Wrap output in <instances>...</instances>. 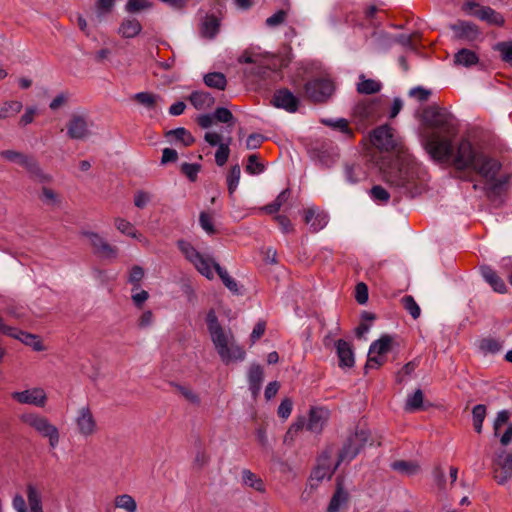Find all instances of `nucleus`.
<instances>
[{"label": "nucleus", "instance_id": "obj_1", "mask_svg": "<svg viewBox=\"0 0 512 512\" xmlns=\"http://www.w3.org/2000/svg\"><path fill=\"white\" fill-rule=\"evenodd\" d=\"M372 144L385 151L395 150L396 155L384 157L380 162L382 179L392 187L414 196L418 191V181L422 180L424 168L402 147L391 127L383 125L371 135Z\"/></svg>", "mask_w": 512, "mask_h": 512}, {"label": "nucleus", "instance_id": "obj_2", "mask_svg": "<svg viewBox=\"0 0 512 512\" xmlns=\"http://www.w3.org/2000/svg\"><path fill=\"white\" fill-rule=\"evenodd\" d=\"M422 121V141L426 152L435 161L448 162L458 133L457 119L446 108L433 105L423 110Z\"/></svg>", "mask_w": 512, "mask_h": 512}, {"label": "nucleus", "instance_id": "obj_3", "mask_svg": "<svg viewBox=\"0 0 512 512\" xmlns=\"http://www.w3.org/2000/svg\"><path fill=\"white\" fill-rule=\"evenodd\" d=\"M208 332L221 361L229 365L245 359V350L236 342L230 329H224L214 312L207 315Z\"/></svg>", "mask_w": 512, "mask_h": 512}, {"label": "nucleus", "instance_id": "obj_4", "mask_svg": "<svg viewBox=\"0 0 512 512\" xmlns=\"http://www.w3.org/2000/svg\"><path fill=\"white\" fill-rule=\"evenodd\" d=\"M501 164L486 154L478 156L477 162L472 167V170L478 173L486 182L489 189L493 192L502 191L510 180V175L499 174Z\"/></svg>", "mask_w": 512, "mask_h": 512}, {"label": "nucleus", "instance_id": "obj_5", "mask_svg": "<svg viewBox=\"0 0 512 512\" xmlns=\"http://www.w3.org/2000/svg\"><path fill=\"white\" fill-rule=\"evenodd\" d=\"M20 420L49 442L51 448H56L60 442V432L46 416L37 412H26L20 415Z\"/></svg>", "mask_w": 512, "mask_h": 512}, {"label": "nucleus", "instance_id": "obj_6", "mask_svg": "<svg viewBox=\"0 0 512 512\" xmlns=\"http://www.w3.org/2000/svg\"><path fill=\"white\" fill-rule=\"evenodd\" d=\"M180 251L184 254L185 258L191 262L200 274L208 279L213 278L212 262L213 260L209 257H205L200 254L195 247L184 240L178 242Z\"/></svg>", "mask_w": 512, "mask_h": 512}, {"label": "nucleus", "instance_id": "obj_7", "mask_svg": "<svg viewBox=\"0 0 512 512\" xmlns=\"http://www.w3.org/2000/svg\"><path fill=\"white\" fill-rule=\"evenodd\" d=\"M368 437L369 434L365 430H359L351 434L347 438L341 451L339 452L336 466H339L342 463L347 464L351 462L359 454L360 450L364 447L365 443L368 440Z\"/></svg>", "mask_w": 512, "mask_h": 512}, {"label": "nucleus", "instance_id": "obj_8", "mask_svg": "<svg viewBox=\"0 0 512 512\" xmlns=\"http://www.w3.org/2000/svg\"><path fill=\"white\" fill-rule=\"evenodd\" d=\"M239 62L257 65L256 73L261 74L262 69H276L278 59L274 55L262 52L260 48L251 47L242 53Z\"/></svg>", "mask_w": 512, "mask_h": 512}, {"label": "nucleus", "instance_id": "obj_9", "mask_svg": "<svg viewBox=\"0 0 512 512\" xmlns=\"http://www.w3.org/2000/svg\"><path fill=\"white\" fill-rule=\"evenodd\" d=\"M0 156L10 162L17 163L28 170V172L38 181L45 182L49 180V176L43 173L37 162L26 155L14 150H5L0 152Z\"/></svg>", "mask_w": 512, "mask_h": 512}, {"label": "nucleus", "instance_id": "obj_10", "mask_svg": "<svg viewBox=\"0 0 512 512\" xmlns=\"http://www.w3.org/2000/svg\"><path fill=\"white\" fill-rule=\"evenodd\" d=\"M483 152L473 147L470 141L463 139L460 141L456 154L453 159L454 166L458 170H465L472 167L477 162L478 156H481Z\"/></svg>", "mask_w": 512, "mask_h": 512}, {"label": "nucleus", "instance_id": "obj_11", "mask_svg": "<svg viewBox=\"0 0 512 512\" xmlns=\"http://www.w3.org/2000/svg\"><path fill=\"white\" fill-rule=\"evenodd\" d=\"M204 139L210 146L218 147L215 153V162L218 166H223L230 155L231 136H224L215 131H208L205 133Z\"/></svg>", "mask_w": 512, "mask_h": 512}, {"label": "nucleus", "instance_id": "obj_12", "mask_svg": "<svg viewBox=\"0 0 512 512\" xmlns=\"http://www.w3.org/2000/svg\"><path fill=\"white\" fill-rule=\"evenodd\" d=\"M329 417V411L325 408H312L309 413V418L306 423L307 430L313 433H319L322 431L325 423ZM305 426L304 421H298L293 424L288 430L287 434L296 433Z\"/></svg>", "mask_w": 512, "mask_h": 512}, {"label": "nucleus", "instance_id": "obj_13", "mask_svg": "<svg viewBox=\"0 0 512 512\" xmlns=\"http://www.w3.org/2000/svg\"><path fill=\"white\" fill-rule=\"evenodd\" d=\"M392 344V337L383 335L378 340L372 342L368 351L366 367L379 368L385 362L386 354L389 352Z\"/></svg>", "mask_w": 512, "mask_h": 512}, {"label": "nucleus", "instance_id": "obj_14", "mask_svg": "<svg viewBox=\"0 0 512 512\" xmlns=\"http://www.w3.org/2000/svg\"><path fill=\"white\" fill-rule=\"evenodd\" d=\"M27 499L30 512H43L41 493L34 484L27 485ZM16 512H28L26 502L22 495L16 494L12 500Z\"/></svg>", "mask_w": 512, "mask_h": 512}, {"label": "nucleus", "instance_id": "obj_15", "mask_svg": "<svg viewBox=\"0 0 512 512\" xmlns=\"http://www.w3.org/2000/svg\"><path fill=\"white\" fill-rule=\"evenodd\" d=\"M74 424L76 432L82 437H90L98 430L96 419L88 406H83L77 410Z\"/></svg>", "mask_w": 512, "mask_h": 512}, {"label": "nucleus", "instance_id": "obj_16", "mask_svg": "<svg viewBox=\"0 0 512 512\" xmlns=\"http://www.w3.org/2000/svg\"><path fill=\"white\" fill-rule=\"evenodd\" d=\"M463 10L468 15L475 16L490 25L501 26L504 24L503 16L490 7L480 6L479 4L468 1L463 5Z\"/></svg>", "mask_w": 512, "mask_h": 512}, {"label": "nucleus", "instance_id": "obj_17", "mask_svg": "<svg viewBox=\"0 0 512 512\" xmlns=\"http://www.w3.org/2000/svg\"><path fill=\"white\" fill-rule=\"evenodd\" d=\"M334 90V83L326 78L312 80L305 86L307 96L315 102L327 100L333 94Z\"/></svg>", "mask_w": 512, "mask_h": 512}, {"label": "nucleus", "instance_id": "obj_18", "mask_svg": "<svg viewBox=\"0 0 512 512\" xmlns=\"http://www.w3.org/2000/svg\"><path fill=\"white\" fill-rule=\"evenodd\" d=\"M0 333L8 335L22 342L23 344L32 347L35 351H43L44 345L41 339L34 334H30L14 327L5 325L3 318L0 316Z\"/></svg>", "mask_w": 512, "mask_h": 512}, {"label": "nucleus", "instance_id": "obj_19", "mask_svg": "<svg viewBox=\"0 0 512 512\" xmlns=\"http://www.w3.org/2000/svg\"><path fill=\"white\" fill-rule=\"evenodd\" d=\"M11 397L20 404H28L40 408L46 405L48 399L45 390L40 387L13 392Z\"/></svg>", "mask_w": 512, "mask_h": 512}, {"label": "nucleus", "instance_id": "obj_20", "mask_svg": "<svg viewBox=\"0 0 512 512\" xmlns=\"http://www.w3.org/2000/svg\"><path fill=\"white\" fill-rule=\"evenodd\" d=\"M93 123L85 115L74 114L67 125V134L70 138L83 140L90 136Z\"/></svg>", "mask_w": 512, "mask_h": 512}, {"label": "nucleus", "instance_id": "obj_21", "mask_svg": "<svg viewBox=\"0 0 512 512\" xmlns=\"http://www.w3.org/2000/svg\"><path fill=\"white\" fill-rule=\"evenodd\" d=\"M495 479L499 484L506 483L512 477V452H500L494 462Z\"/></svg>", "mask_w": 512, "mask_h": 512}, {"label": "nucleus", "instance_id": "obj_22", "mask_svg": "<svg viewBox=\"0 0 512 512\" xmlns=\"http://www.w3.org/2000/svg\"><path fill=\"white\" fill-rule=\"evenodd\" d=\"M83 236L89 240L91 246L95 251L105 258H116L118 250L116 247L110 245L104 237L97 232L84 231Z\"/></svg>", "mask_w": 512, "mask_h": 512}, {"label": "nucleus", "instance_id": "obj_23", "mask_svg": "<svg viewBox=\"0 0 512 512\" xmlns=\"http://www.w3.org/2000/svg\"><path fill=\"white\" fill-rule=\"evenodd\" d=\"M336 354L339 367L342 369L352 368L355 364V353L350 342L339 339L335 342Z\"/></svg>", "mask_w": 512, "mask_h": 512}, {"label": "nucleus", "instance_id": "obj_24", "mask_svg": "<svg viewBox=\"0 0 512 512\" xmlns=\"http://www.w3.org/2000/svg\"><path fill=\"white\" fill-rule=\"evenodd\" d=\"M272 104L275 107L284 109L289 113H294L298 109L299 100L289 90L281 89L274 94Z\"/></svg>", "mask_w": 512, "mask_h": 512}, {"label": "nucleus", "instance_id": "obj_25", "mask_svg": "<svg viewBox=\"0 0 512 512\" xmlns=\"http://www.w3.org/2000/svg\"><path fill=\"white\" fill-rule=\"evenodd\" d=\"M305 222L310 225L312 231L318 232L328 224V215L323 211L311 207L306 211Z\"/></svg>", "mask_w": 512, "mask_h": 512}, {"label": "nucleus", "instance_id": "obj_26", "mask_svg": "<svg viewBox=\"0 0 512 512\" xmlns=\"http://www.w3.org/2000/svg\"><path fill=\"white\" fill-rule=\"evenodd\" d=\"M114 225L120 233L136 239L144 244L148 243V240L135 229L134 225L130 221L121 217H117L114 219Z\"/></svg>", "mask_w": 512, "mask_h": 512}, {"label": "nucleus", "instance_id": "obj_27", "mask_svg": "<svg viewBox=\"0 0 512 512\" xmlns=\"http://www.w3.org/2000/svg\"><path fill=\"white\" fill-rule=\"evenodd\" d=\"M142 31V25L141 23L134 18H127L124 19L119 28H118V34L126 39L134 38L137 35L140 34Z\"/></svg>", "mask_w": 512, "mask_h": 512}, {"label": "nucleus", "instance_id": "obj_28", "mask_svg": "<svg viewBox=\"0 0 512 512\" xmlns=\"http://www.w3.org/2000/svg\"><path fill=\"white\" fill-rule=\"evenodd\" d=\"M483 279L498 293L506 291L504 281L496 274V272L489 266H482L480 269Z\"/></svg>", "mask_w": 512, "mask_h": 512}, {"label": "nucleus", "instance_id": "obj_29", "mask_svg": "<svg viewBox=\"0 0 512 512\" xmlns=\"http://www.w3.org/2000/svg\"><path fill=\"white\" fill-rule=\"evenodd\" d=\"M263 381V369L261 366L254 364L251 365L248 373V382H249V389L252 392V395L256 397L261 389Z\"/></svg>", "mask_w": 512, "mask_h": 512}, {"label": "nucleus", "instance_id": "obj_30", "mask_svg": "<svg viewBox=\"0 0 512 512\" xmlns=\"http://www.w3.org/2000/svg\"><path fill=\"white\" fill-rule=\"evenodd\" d=\"M347 503L348 493L338 486L327 507V512H340L347 506Z\"/></svg>", "mask_w": 512, "mask_h": 512}, {"label": "nucleus", "instance_id": "obj_31", "mask_svg": "<svg viewBox=\"0 0 512 512\" xmlns=\"http://www.w3.org/2000/svg\"><path fill=\"white\" fill-rule=\"evenodd\" d=\"M189 100L197 110L208 109L214 104L213 96L210 93L203 91L193 92L190 95Z\"/></svg>", "mask_w": 512, "mask_h": 512}, {"label": "nucleus", "instance_id": "obj_32", "mask_svg": "<svg viewBox=\"0 0 512 512\" xmlns=\"http://www.w3.org/2000/svg\"><path fill=\"white\" fill-rule=\"evenodd\" d=\"M327 460V457H323L320 461L321 463L313 470L311 479L322 481L324 479H330L334 474L336 468V464L332 467L330 464H325L324 462Z\"/></svg>", "mask_w": 512, "mask_h": 512}, {"label": "nucleus", "instance_id": "obj_33", "mask_svg": "<svg viewBox=\"0 0 512 512\" xmlns=\"http://www.w3.org/2000/svg\"><path fill=\"white\" fill-rule=\"evenodd\" d=\"M242 483L258 492H265V485L262 479L250 470L245 469L242 471Z\"/></svg>", "mask_w": 512, "mask_h": 512}, {"label": "nucleus", "instance_id": "obj_34", "mask_svg": "<svg viewBox=\"0 0 512 512\" xmlns=\"http://www.w3.org/2000/svg\"><path fill=\"white\" fill-rule=\"evenodd\" d=\"M478 62V57L475 52L469 49H461L454 56L455 65L470 67Z\"/></svg>", "mask_w": 512, "mask_h": 512}, {"label": "nucleus", "instance_id": "obj_35", "mask_svg": "<svg viewBox=\"0 0 512 512\" xmlns=\"http://www.w3.org/2000/svg\"><path fill=\"white\" fill-rule=\"evenodd\" d=\"M166 136L172 140L182 143V145L185 147L190 146L195 142V139L191 133L183 127L168 131Z\"/></svg>", "mask_w": 512, "mask_h": 512}, {"label": "nucleus", "instance_id": "obj_36", "mask_svg": "<svg viewBox=\"0 0 512 512\" xmlns=\"http://www.w3.org/2000/svg\"><path fill=\"white\" fill-rule=\"evenodd\" d=\"M23 105L21 101L11 100L0 104V119L9 118L18 114Z\"/></svg>", "mask_w": 512, "mask_h": 512}, {"label": "nucleus", "instance_id": "obj_37", "mask_svg": "<svg viewBox=\"0 0 512 512\" xmlns=\"http://www.w3.org/2000/svg\"><path fill=\"white\" fill-rule=\"evenodd\" d=\"M114 505L118 509L126 512H137V503L135 499L129 494H121L115 497Z\"/></svg>", "mask_w": 512, "mask_h": 512}, {"label": "nucleus", "instance_id": "obj_38", "mask_svg": "<svg viewBox=\"0 0 512 512\" xmlns=\"http://www.w3.org/2000/svg\"><path fill=\"white\" fill-rule=\"evenodd\" d=\"M204 83L211 88L224 90L227 84L224 74L220 72L208 73L204 76Z\"/></svg>", "mask_w": 512, "mask_h": 512}, {"label": "nucleus", "instance_id": "obj_39", "mask_svg": "<svg viewBox=\"0 0 512 512\" xmlns=\"http://www.w3.org/2000/svg\"><path fill=\"white\" fill-rule=\"evenodd\" d=\"M381 89V84L373 79H366L363 75L360 76V82L357 84V91L361 94L377 93Z\"/></svg>", "mask_w": 512, "mask_h": 512}, {"label": "nucleus", "instance_id": "obj_40", "mask_svg": "<svg viewBox=\"0 0 512 512\" xmlns=\"http://www.w3.org/2000/svg\"><path fill=\"white\" fill-rule=\"evenodd\" d=\"M290 196V191L288 189L283 190L279 193V195L276 197V199L264 206L261 210L266 212L267 214H274L280 210V208L287 202Z\"/></svg>", "mask_w": 512, "mask_h": 512}, {"label": "nucleus", "instance_id": "obj_41", "mask_svg": "<svg viewBox=\"0 0 512 512\" xmlns=\"http://www.w3.org/2000/svg\"><path fill=\"white\" fill-rule=\"evenodd\" d=\"M212 270L216 271L221 280L223 281L224 285L232 292L238 291V285L236 281L228 274V272L223 269L219 264L216 262H212Z\"/></svg>", "mask_w": 512, "mask_h": 512}, {"label": "nucleus", "instance_id": "obj_42", "mask_svg": "<svg viewBox=\"0 0 512 512\" xmlns=\"http://www.w3.org/2000/svg\"><path fill=\"white\" fill-rule=\"evenodd\" d=\"M344 174L346 181L350 184L358 183L365 178L364 171L358 165H346Z\"/></svg>", "mask_w": 512, "mask_h": 512}, {"label": "nucleus", "instance_id": "obj_43", "mask_svg": "<svg viewBox=\"0 0 512 512\" xmlns=\"http://www.w3.org/2000/svg\"><path fill=\"white\" fill-rule=\"evenodd\" d=\"M219 31V21L214 16L206 17L202 23V34L207 38H213Z\"/></svg>", "mask_w": 512, "mask_h": 512}, {"label": "nucleus", "instance_id": "obj_44", "mask_svg": "<svg viewBox=\"0 0 512 512\" xmlns=\"http://www.w3.org/2000/svg\"><path fill=\"white\" fill-rule=\"evenodd\" d=\"M453 30L460 36L472 38L478 34L476 26L470 22L461 21L453 26Z\"/></svg>", "mask_w": 512, "mask_h": 512}, {"label": "nucleus", "instance_id": "obj_45", "mask_svg": "<svg viewBox=\"0 0 512 512\" xmlns=\"http://www.w3.org/2000/svg\"><path fill=\"white\" fill-rule=\"evenodd\" d=\"M140 105L147 109H153L159 99V96L149 92H139L133 96Z\"/></svg>", "mask_w": 512, "mask_h": 512}, {"label": "nucleus", "instance_id": "obj_46", "mask_svg": "<svg viewBox=\"0 0 512 512\" xmlns=\"http://www.w3.org/2000/svg\"><path fill=\"white\" fill-rule=\"evenodd\" d=\"M473 426L477 433L482 432V426L486 417V407L482 404L476 405L472 410Z\"/></svg>", "mask_w": 512, "mask_h": 512}, {"label": "nucleus", "instance_id": "obj_47", "mask_svg": "<svg viewBox=\"0 0 512 512\" xmlns=\"http://www.w3.org/2000/svg\"><path fill=\"white\" fill-rule=\"evenodd\" d=\"M494 49L499 52L505 63L512 66V41L499 42L494 46Z\"/></svg>", "mask_w": 512, "mask_h": 512}, {"label": "nucleus", "instance_id": "obj_48", "mask_svg": "<svg viewBox=\"0 0 512 512\" xmlns=\"http://www.w3.org/2000/svg\"><path fill=\"white\" fill-rule=\"evenodd\" d=\"M240 176H241L240 166L234 165L231 168V170L227 176L228 191L231 195L236 191V189L239 185Z\"/></svg>", "mask_w": 512, "mask_h": 512}, {"label": "nucleus", "instance_id": "obj_49", "mask_svg": "<svg viewBox=\"0 0 512 512\" xmlns=\"http://www.w3.org/2000/svg\"><path fill=\"white\" fill-rule=\"evenodd\" d=\"M423 403V393L420 389L409 395L406 400L405 410L415 411L421 408Z\"/></svg>", "mask_w": 512, "mask_h": 512}, {"label": "nucleus", "instance_id": "obj_50", "mask_svg": "<svg viewBox=\"0 0 512 512\" xmlns=\"http://www.w3.org/2000/svg\"><path fill=\"white\" fill-rule=\"evenodd\" d=\"M479 348L484 353L495 354L502 348L501 343L493 338H485L480 341Z\"/></svg>", "mask_w": 512, "mask_h": 512}, {"label": "nucleus", "instance_id": "obj_51", "mask_svg": "<svg viewBox=\"0 0 512 512\" xmlns=\"http://www.w3.org/2000/svg\"><path fill=\"white\" fill-rule=\"evenodd\" d=\"M179 393L185 398V400H187L189 403L193 404V405H196V406H199L200 403H201V398L199 396V394L194 391L193 389L187 387V386H182V385H179L177 387Z\"/></svg>", "mask_w": 512, "mask_h": 512}, {"label": "nucleus", "instance_id": "obj_52", "mask_svg": "<svg viewBox=\"0 0 512 512\" xmlns=\"http://www.w3.org/2000/svg\"><path fill=\"white\" fill-rule=\"evenodd\" d=\"M391 467L395 471H399L406 475H413L418 471V466L412 462L396 461L392 463Z\"/></svg>", "mask_w": 512, "mask_h": 512}, {"label": "nucleus", "instance_id": "obj_53", "mask_svg": "<svg viewBox=\"0 0 512 512\" xmlns=\"http://www.w3.org/2000/svg\"><path fill=\"white\" fill-rule=\"evenodd\" d=\"M245 170L251 175H258L264 171V166L259 162L257 155L252 154L248 157Z\"/></svg>", "mask_w": 512, "mask_h": 512}, {"label": "nucleus", "instance_id": "obj_54", "mask_svg": "<svg viewBox=\"0 0 512 512\" xmlns=\"http://www.w3.org/2000/svg\"><path fill=\"white\" fill-rule=\"evenodd\" d=\"M370 196L375 202L378 203H387L390 199V194L388 191L379 185L372 187L370 190Z\"/></svg>", "mask_w": 512, "mask_h": 512}, {"label": "nucleus", "instance_id": "obj_55", "mask_svg": "<svg viewBox=\"0 0 512 512\" xmlns=\"http://www.w3.org/2000/svg\"><path fill=\"white\" fill-rule=\"evenodd\" d=\"M151 7V3L147 0H128L126 10L130 13H136Z\"/></svg>", "mask_w": 512, "mask_h": 512}, {"label": "nucleus", "instance_id": "obj_56", "mask_svg": "<svg viewBox=\"0 0 512 512\" xmlns=\"http://www.w3.org/2000/svg\"><path fill=\"white\" fill-rule=\"evenodd\" d=\"M200 168L201 166L196 163H183L181 166V171L187 176L189 180L195 181L200 171Z\"/></svg>", "mask_w": 512, "mask_h": 512}, {"label": "nucleus", "instance_id": "obj_57", "mask_svg": "<svg viewBox=\"0 0 512 512\" xmlns=\"http://www.w3.org/2000/svg\"><path fill=\"white\" fill-rule=\"evenodd\" d=\"M214 119L221 123H231L234 119L230 110L224 107H219L213 113Z\"/></svg>", "mask_w": 512, "mask_h": 512}, {"label": "nucleus", "instance_id": "obj_58", "mask_svg": "<svg viewBox=\"0 0 512 512\" xmlns=\"http://www.w3.org/2000/svg\"><path fill=\"white\" fill-rule=\"evenodd\" d=\"M70 99V94L68 92H61L56 95L53 100L50 102L49 107L51 110H58L61 107L65 106Z\"/></svg>", "mask_w": 512, "mask_h": 512}, {"label": "nucleus", "instance_id": "obj_59", "mask_svg": "<svg viewBox=\"0 0 512 512\" xmlns=\"http://www.w3.org/2000/svg\"><path fill=\"white\" fill-rule=\"evenodd\" d=\"M403 304H404L405 309L410 313V315L414 319H417L419 317L420 308H419L418 304L415 302V300L413 299V297L405 296L403 298Z\"/></svg>", "mask_w": 512, "mask_h": 512}, {"label": "nucleus", "instance_id": "obj_60", "mask_svg": "<svg viewBox=\"0 0 512 512\" xmlns=\"http://www.w3.org/2000/svg\"><path fill=\"white\" fill-rule=\"evenodd\" d=\"M199 222L201 228L207 233V234H213L215 232L214 226H213V219L212 216L206 212H202L199 217Z\"/></svg>", "mask_w": 512, "mask_h": 512}, {"label": "nucleus", "instance_id": "obj_61", "mask_svg": "<svg viewBox=\"0 0 512 512\" xmlns=\"http://www.w3.org/2000/svg\"><path fill=\"white\" fill-rule=\"evenodd\" d=\"M509 416L510 414L507 410H501L497 413L496 419L493 424L495 436L499 435L500 428L508 422Z\"/></svg>", "mask_w": 512, "mask_h": 512}, {"label": "nucleus", "instance_id": "obj_62", "mask_svg": "<svg viewBox=\"0 0 512 512\" xmlns=\"http://www.w3.org/2000/svg\"><path fill=\"white\" fill-rule=\"evenodd\" d=\"M144 276V270L140 266H134L132 267L130 274H129V282L135 286H137V289L140 286V282L143 279Z\"/></svg>", "mask_w": 512, "mask_h": 512}, {"label": "nucleus", "instance_id": "obj_63", "mask_svg": "<svg viewBox=\"0 0 512 512\" xmlns=\"http://www.w3.org/2000/svg\"><path fill=\"white\" fill-rule=\"evenodd\" d=\"M148 296L147 291L141 290L140 287L137 289V286L133 287L132 300L136 306H142V304L148 299Z\"/></svg>", "mask_w": 512, "mask_h": 512}, {"label": "nucleus", "instance_id": "obj_64", "mask_svg": "<svg viewBox=\"0 0 512 512\" xmlns=\"http://www.w3.org/2000/svg\"><path fill=\"white\" fill-rule=\"evenodd\" d=\"M41 200L46 205H51V206H54V205L58 204V202H59L57 194L49 188H43Z\"/></svg>", "mask_w": 512, "mask_h": 512}]
</instances>
